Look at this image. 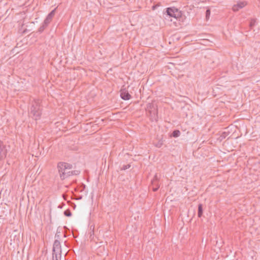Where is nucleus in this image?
Masks as SVG:
<instances>
[{
  "mask_svg": "<svg viewBox=\"0 0 260 260\" xmlns=\"http://www.w3.org/2000/svg\"><path fill=\"white\" fill-rule=\"evenodd\" d=\"M42 115V108L39 102H34L30 107L29 116L35 120L41 118Z\"/></svg>",
  "mask_w": 260,
  "mask_h": 260,
  "instance_id": "nucleus-1",
  "label": "nucleus"
},
{
  "mask_svg": "<svg viewBox=\"0 0 260 260\" xmlns=\"http://www.w3.org/2000/svg\"><path fill=\"white\" fill-rule=\"evenodd\" d=\"M164 15L170 17H173L176 20L181 17L182 13L177 8L173 7L167 8L166 11L164 12Z\"/></svg>",
  "mask_w": 260,
  "mask_h": 260,
  "instance_id": "nucleus-2",
  "label": "nucleus"
},
{
  "mask_svg": "<svg viewBox=\"0 0 260 260\" xmlns=\"http://www.w3.org/2000/svg\"><path fill=\"white\" fill-rule=\"evenodd\" d=\"M57 170L61 180H63L73 175H78L81 172L80 170L69 171V170H64V171H61L59 169Z\"/></svg>",
  "mask_w": 260,
  "mask_h": 260,
  "instance_id": "nucleus-3",
  "label": "nucleus"
},
{
  "mask_svg": "<svg viewBox=\"0 0 260 260\" xmlns=\"http://www.w3.org/2000/svg\"><path fill=\"white\" fill-rule=\"evenodd\" d=\"M73 168L72 164L62 161L58 162L57 165V169H59L61 171H64V170H71Z\"/></svg>",
  "mask_w": 260,
  "mask_h": 260,
  "instance_id": "nucleus-4",
  "label": "nucleus"
},
{
  "mask_svg": "<svg viewBox=\"0 0 260 260\" xmlns=\"http://www.w3.org/2000/svg\"><path fill=\"white\" fill-rule=\"evenodd\" d=\"M52 252H54V254L56 255V253L57 254H61V245L59 240L58 239H55L53 245V249Z\"/></svg>",
  "mask_w": 260,
  "mask_h": 260,
  "instance_id": "nucleus-5",
  "label": "nucleus"
},
{
  "mask_svg": "<svg viewBox=\"0 0 260 260\" xmlns=\"http://www.w3.org/2000/svg\"><path fill=\"white\" fill-rule=\"evenodd\" d=\"M158 180H159V179L157 177V174H156L154 175L153 179L151 181V185L152 186V190L154 192L156 191L159 187V185L158 183Z\"/></svg>",
  "mask_w": 260,
  "mask_h": 260,
  "instance_id": "nucleus-6",
  "label": "nucleus"
},
{
  "mask_svg": "<svg viewBox=\"0 0 260 260\" xmlns=\"http://www.w3.org/2000/svg\"><path fill=\"white\" fill-rule=\"evenodd\" d=\"M120 97L123 100L127 101L132 98V96L126 88H121L120 90Z\"/></svg>",
  "mask_w": 260,
  "mask_h": 260,
  "instance_id": "nucleus-7",
  "label": "nucleus"
},
{
  "mask_svg": "<svg viewBox=\"0 0 260 260\" xmlns=\"http://www.w3.org/2000/svg\"><path fill=\"white\" fill-rule=\"evenodd\" d=\"M7 153L6 146L4 145L3 142L0 140V160L5 158L6 157Z\"/></svg>",
  "mask_w": 260,
  "mask_h": 260,
  "instance_id": "nucleus-8",
  "label": "nucleus"
},
{
  "mask_svg": "<svg viewBox=\"0 0 260 260\" xmlns=\"http://www.w3.org/2000/svg\"><path fill=\"white\" fill-rule=\"evenodd\" d=\"M150 114V119L151 121H157L158 119L157 110H150L149 111Z\"/></svg>",
  "mask_w": 260,
  "mask_h": 260,
  "instance_id": "nucleus-9",
  "label": "nucleus"
},
{
  "mask_svg": "<svg viewBox=\"0 0 260 260\" xmlns=\"http://www.w3.org/2000/svg\"><path fill=\"white\" fill-rule=\"evenodd\" d=\"M245 5V4L244 2H239L233 7V10L234 11H238L240 9L243 8Z\"/></svg>",
  "mask_w": 260,
  "mask_h": 260,
  "instance_id": "nucleus-10",
  "label": "nucleus"
},
{
  "mask_svg": "<svg viewBox=\"0 0 260 260\" xmlns=\"http://www.w3.org/2000/svg\"><path fill=\"white\" fill-rule=\"evenodd\" d=\"M203 206L202 204H199L198 205V216L199 217H201L203 215Z\"/></svg>",
  "mask_w": 260,
  "mask_h": 260,
  "instance_id": "nucleus-11",
  "label": "nucleus"
},
{
  "mask_svg": "<svg viewBox=\"0 0 260 260\" xmlns=\"http://www.w3.org/2000/svg\"><path fill=\"white\" fill-rule=\"evenodd\" d=\"M147 108L148 109L149 111H150V110H157V106H155L153 103H149L147 105Z\"/></svg>",
  "mask_w": 260,
  "mask_h": 260,
  "instance_id": "nucleus-12",
  "label": "nucleus"
},
{
  "mask_svg": "<svg viewBox=\"0 0 260 260\" xmlns=\"http://www.w3.org/2000/svg\"><path fill=\"white\" fill-rule=\"evenodd\" d=\"M230 134V132L229 131L226 132L224 131L221 133L220 137H219L218 139L220 141H222V140L224 139Z\"/></svg>",
  "mask_w": 260,
  "mask_h": 260,
  "instance_id": "nucleus-13",
  "label": "nucleus"
},
{
  "mask_svg": "<svg viewBox=\"0 0 260 260\" xmlns=\"http://www.w3.org/2000/svg\"><path fill=\"white\" fill-rule=\"evenodd\" d=\"M55 9L52 10L47 16L46 18H47L50 20L52 21V18L55 15Z\"/></svg>",
  "mask_w": 260,
  "mask_h": 260,
  "instance_id": "nucleus-14",
  "label": "nucleus"
},
{
  "mask_svg": "<svg viewBox=\"0 0 260 260\" xmlns=\"http://www.w3.org/2000/svg\"><path fill=\"white\" fill-rule=\"evenodd\" d=\"M180 134H181V133L179 131V130L175 129L172 132V133L171 134V136L173 137H174V138H177V137H178L179 136H180Z\"/></svg>",
  "mask_w": 260,
  "mask_h": 260,
  "instance_id": "nucleus-15",
  "label": "nucleus"
},
{
  "mask_svg": "<svg viewBox=\"0 0 260 260\" xmlns=\"http://www.w3.org/2000/svg\"><path fill=\"white\" fill-rule=\"evenodd\" d=\"M47 27V26H46V25H45L44 24L42 23V25L40 26V27L38 28V31L40 34H41L42 32H43V31L45 30V29H46Z\"/></svg>",
  "mask_w": 260,
  "mask_h": 260,
  "instance_id": "nucleus-16",
  "label": "nucleus"
},
{
  "mask_svg": "<svg viewBox=\"0 0 260 260\" xmlns=\"http://www.w3.org/2000/svg\"><path fill=\"white\" fill-rule=\"evenodd\" d=\"M256 22V19H251L250 23H249V27L251 29L252 27L255 25V23Z\"/></svg>",
  "mask_w": 260,
  "mask_h": 260,
  "instance_id": "nucleus-17",
  "label": "nucleus"
},
{
  "mask_svg": "<svg viewBox=\"0 0 260 260\" xmlns=\"http://www.w3.org/2000/svg\"><path fill=\"white\" fill-rule=\"evenodd\" d=\"M61 258V254H57L56 255L54 254V252H52V260H58V258Z\"/></svg>",
  "mask_w": 260,
  "mask_h": 260,
  "instance_id": "nucleus-18",
  "label": "nucleus"
},
{
  "mask_svg": "<svg viewBox=\"0 0 260 260\" xmlns=\"http://www.w3.org/2000/svg\"><path fill=\"white\" fill-rule=\"evenodd\" d=\"M64 215L67 217H70L72 216V213L69 209L66 210L63 212Z\"/></svg>",
  "mask_w": 260,
  "mask_h": 260,
  "instance_id": "nucleus-19",
  "label": "nucleus"
},
{
  "mask_svg": "<svg viewBox=\"0 0 260 260\" xmlns=\"http://www.w3.org/2000/svg\"><path fill=\"white\" fill-rule=\"evenodd\" d=\"M210 13H211L210 9L209 8H208L206 11V20H208L209 19Z\"/></svg>",
  "mask_w": 260,
  "mask_h": 260,
  "instance_id": "nucleus-20",
  "label": "nucleus"
},
{
  "mask_svg": "<svg viewBox=\"0 0 260 260\" xmlns=\"http://www.w3.org/2000/svg\"><path fill=\"white\" fill-rule=\"evenodd\" d=\"M51 21L48 19L47 18H46L43 23L46 25V26H48Z\"/></svg>",
  "mask_w": 260,
  "mask_h": 260,
  "instance_id": "nucleus-21",
  "label": "nucleus"
},
{
  "mask_svg": "<svg viewBox=\"0 0 260 260\" xmlns=\"http://www.w3.org/2000/svg\"><path fill=\"white\" fill-rule=\"evenodd\" d=\"M130 164H127L126 165H123V166L121 168V170H125L127 169H129L131 167Z\"/></svg>",
  "mask_w": 260,
  "mask_h": 260,
  "instance_id": "nucleus-22",
  "label": "nucleus"
},
{
  "mask_svg": "<svg viewBox=\"0 0 260 260\" xmlns=\"http://www.w3.org/2000/svg\"><path fill=\"white\" fill-rule=\"evenodd\" d=\"M60 232L58 231V230H57L56 233L55 235V238L56 239H58V240L60 239Z\"/></svg>",
  "mask_w": 260,
  "mask_h": 260,
  "instance_id": "nucleus-23",
  "label": "nucleus"
},
{
  "mask_svg": "<svg viewBox=\"0 0 260 260\" xmlns=\"http://www.w3.org/2000/svg\"><path fill=\"white\" fill-rule=\"evenodd\" d=\"M70 206H71L72 208H73V209H75V208H76V206L75 204L74 203H73V202H70Z\"/></svg>",
  "mask_w": 260,
  "mask_h": 260,
  "instance_id": "nucleus-24",
  "label": "nucleus"
},
{
  "mask_svg": "<svg viewBox=\"0 0 260 260\" xmlns=\"http://www.w3.org/2000/svg\"><path fill=\"white\" fill-rule=\"evenodd\" d=\"M82 199V196H76V198H74V199H75L76 200H81Z\"/></svg>",
  "mask_w": 260,
  "mask_h": 260,
  "instance_id": "nucleus-25",
  "label": "nucleus"
},
{
  "mask_svg": "<svg viewBox=\"0 0 260 260\" xmlns=\"http://www.w3.org/2000/svg\"><path fill=\"white\" fill-rule=\"evenodd\" d=\"M162 143H159L158 142L156 145V146L157 147H160L162 145Z\"/></svg>",
  "mask_w": 260,
  "mask_h": 260,
  "instance_id": "nucleus-26",
  "label": "nucleus"
},
{
  "mask_svg": "<svg viewBox=\"0 0 260 260\" xmlns=\"http://www.w3.org/2000/svg\"><path fill=\"white\" fill-rule=\"evenodd\" d=\"M158 6V5H154V6H152V9L153 10H154L155 9H156V8H157Z\"/></svg>",
  "mask_w": 260,
  "mask_h": 260,
  "instance_id": "nucleus-27",
  "label": "nucleus"
},
{
  "mask_svg": "<svg viewBox=\"0 0 260 260\" xmlns=\"http://www.w3.org/2000/svg\"><path fill=\"white\" fill-rule=\"evenodd\" d=\"M255 164L259 165V164H260V160H258L257 161H256V162H255Z\"/></svg>",
  "mask_w": 260,
  "mask_h": 260,
  "instance_id": "nucleus-28",
  "label": "nucleus"
},
{
  "mask_svg": "<svg viewBox=\"0 0 260 260\" xmlns=\"http://www.w3.org/2000/svg\"><path fill=\"white\" fill-rule=\"evenodd\" d=\"M93 233H94L93 231H91V232H90V237L92 236V234H93Z\"/></svg>",
  "mask_w": 260,
  "mask_h": 260,
  "instance_id": "nucleus-29",
  "label": "nucleus"
},
{
  "mask_svg": "<svg viewBox=\"0 0 260 260\" xmlns=\"http://www.w3.org/2000/svg\"><path fill=\"white\" fill-rule=\"evenodd\" d=\"M2 216H0V217H1Z\"/></svg>",
  "mask_w": 260,
  "mask_h": 260,
  "instance_id": "nucleus-30",
  "label": "nucleus"
}]
</instances>
